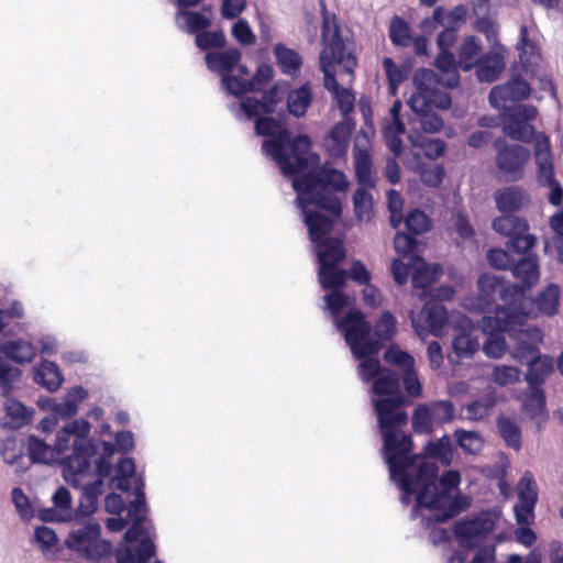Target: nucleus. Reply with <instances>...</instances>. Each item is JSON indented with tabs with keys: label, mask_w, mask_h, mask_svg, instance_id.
I'll list each match as a JSON object with an SVG mask.
<instances>
[{
	"label": "nucleus",
	"mask_w": 563,
	"mask_h": 563,
	"mask_svg": "<svg viewBox=\"0 0 563 563\" xmlns=\"http://www.w3.org/2000/svg\"><path fill=\"white\" fill-rule=\"evenodd\" d=\"M542 341L539 328H527L526 331L515 332V344L510 351L514 360L528 365L525 379L529 388L542 389L548 376L553 371V360L541 355L538 344Z\"/></svg>",
	"instance_id": "7"
},
{
	"label": "nucleus",
	"mask_w": 563,
	"mask_h": 563,
	"mask_svg": "<svg viewBox=\"0 0 563 563\" xmlns=\"http://www.w3.org/2000/svg\"><path fill=\"white\" fill-rule=\"evenodd\" d=\"M273 67L268 64L258 65L251 79H241L239 76H223L222 89L234 97H241L247 92L258 91L273 78Z\"/></svg>",
	"instance_id": "17"
},
{
	"label": "nucleus",
	"mask_w": 563,
	"mask_h": 563,
	"mask_svg": "<svg viewBox=\"0 0 563 563\" xmlns=\"http://www.w3.org/2000/svg\"><path fill=\"white\" fill-rule=\"evenodd\" d=\"M325 29L323 25L322 38L324 47L319 56L320 66L325 65L338 66L340 70L349 76L354 74L357 60L351 48L347 47L345 41L340 34V27L335 26L332 35L325 37Z\"/></svg>",
	"instance_id": "13"
},
{
	"label": "nucleus",
	"mask_w": 563,
	"mask_h": 563,
	"mask_svg": "<svg viewBox=\"0 0 563 563\" xmlns=\"http://www.w3.org/2000/svg\"><path fill=\"white\" fill-rule=\"evenodd\" d=\"M5 412L11 419L7 424L12 429H18L27 423L31 419V411L22 402L8 398L5 400Z\"/></svg>",
	"instance_id": "48"
},
{
	"label": "nucleus",
	"mask_w": 563,
	"mask_h": 563,
	"mask_svg": "<svg viewBox=\"0 0 563 563\" xmlns=\"http://www.w3.org/2000/svg\"><path fill=\"white\" fill-rule=\"evenodd\" d=\"M412 81L417 91L444 93L443 91L438 90V78L435 73L431 69H417L413 74Z\"/></svg>",
	"instance_id": "52"
},
{
	"label": "nucleus",
	"mask_w": 563,
	"mask_h": 563,
	"mask_svg": "<svg viewBox=\"0 0 563 563\" xmlns=\"http://www.w3.org/2000/svg\"><path fill=\"white\" fill-rule=\"evenodd\" d=\"M351 137L350 128L342 122L334 124L324 137V146L332 158L343 157L349 148Z\"/></svg>",
	"instance_id": "36"
},
{
	"label": "nucleus",
	"mask_w": 563,
	"mask_h": 563,
	"mask_svg": "<svg viewBox=\"0 0 563 563\" xmlns=\"http://www.w3.org/2000/svg\"><path fill=\"white\" fill-rule=\"evenodd\" d=\"M241 57L240 49L231 47L222 52H209L206 54L205 59L207 67L223 78V76H231L229 73L238 66Z\"/></svg>",
	"instance_id": "32"
},
{
	"label": "nucleus",
	"mask_w": 563,
	"mask_h": 563,
	"mask_svg": "<svg viewBox=\"0 0 563 563\" xmlns=\"http://www.w3.org/2000/svg\"><path fill=\"white\" fill-rule=\"evenodd\" d=\"M501 122L505 135L515 141L530 142L534 129L530 123L537 117V109L531 104H512L503 109Z\"/></svg>",
	"instance_id": "14"
},
{
	"label": "nucleus",
	"mask_w": 563,
	"mask_h": 563,
	"mask_svg": "<svg viewBox=\"0 0 563 563\" xmlns=\"http://www.w3.org/2000/svg\"><path fill=\"white\" fill-rule=\"evenodd\" d=\"M27 454L33 464H49L55 459V450L35 434L27 437Z\"/></svg>",
	"instance_id": "42"
},
{
	"label": "nucleus",
	"mask_w": 563,
	"mask_h": 563,
	"mask_svg": "<svg viewBox=\"0 0 563 563\" xmlns=\"http://www.w3.org/2000/svg\"><path fill=\"white\" fill-rule=\"evenodd\" d=\"M428 456L438 459L442 464L449 465L453 459V450L449 435H443L435 442H428L426 445Z\"/></svg>",
	"instance_id": "49"
},
{
	"label": "nucleus",
	"mask_w": 563,
	"mask_h": 563,
	"mask_svg": "<svg viewBox=\"0 0 563 563\" xmlns=\"http://www.w3.org/2000/svg\"><path fill=\"white\" fill-rule=\"evenodd\" d=\"M37 349L26 340H7L0 343V353L4 358L23 365L31 363L36 356Z\"/></svg>",
	"instance_id": "27"
},
{
	"label": "nucleus",
	"mask_w": 563,
	"mask_h": 563,
	"mask_svg": "<svg viewBox=\"0 0 563 563\" xmlns=\"http://www.w3.org/2000/svg\"><path fill=\"white\" fill-rule=\"evenodd\" d=\"M496 427L498 434L508 448L515 451H519L521 449L522 433L517 418L499 415L496 419Z\"/></svg>",
	"instance_id": "38"
},
{
	"label": "nucleus",
	"mask_w": 563,
	"mask_h": 563,
	"mask_svg": "<svg viewBox=\"0 0 563 563\" xmlns=\"http://www.w3.org/2000/svg\"><path fill=\"white\" fill-rule=\"evenodd\" d=\"M145 483L139 478L135 487V498L130 500L128 507V517L131 527L124 533V545H132L140 537L145 533L143 522L146 518L147 507L144 493Z\"/></svg>",
	"instance_id": "20"
},
{
	"label": "nucleus",
	"mask_w": 563,
	"mask_h": 563,
	"mask_svg": "<svg viewBox=\"0 0 563 563\" xmlns=\"http://www.w3.org/2000/svg\"><path fill=\"white\" fill-rule=\"evenodd\" d=\"M101 526L97 522H88L73 529L65 540L66 548L78 558L88 561H99L112 551V544L101 539Z\"/></svg>",
	"instance_id": "9"
},
{
	"label": "nucleus",
	"mask_w": 563,
	"mask_h": 563,
	"mask_svg": "<svg viewBox=\"0 0 563 563\" xmlns=\"http://www.w3.org/2000/svg\"><path fill=\"white\" fill-rule=\"evenodd\" d=\"M560 289L555 284H550L538 297L537 307L544 314L551 317L556 313L559 307Z\"/></svg>",
	"instance_id": "50"
},
{
	"label": "nucleus",
	"mask_w": 563,
	"mask_h": 563,
	"mask_svg": "<svg viewBox=\"0 0 563 563\" xmlns=\"http://www.w3.org/2000/svg\"><path fill=\"white\" fill-rule=\"evenodd\" d=\"M529 84L519 76H515L503 85L495 86L488 96L489 103L493 108L503 110L509 109L507 102L522 101L530 95Z\"/></svg>",
	"instance_id": "18"
},
{
	"label": "nucleus",
	"mask_w": 563,
	"mask_h": 563,
	"mask_svg": "<svg viewBox=\"0 0 563 563\" xmlns=\"http://www.w3.org/2000/svg\"><path fill=\"white\" fill-rule=\"evenodd\" d=\"M477 286L483 300L487 303L498 297L504 302V306L499 305L500 307H518L515 297L519 294L517 285L506 286L498 277L483 274L477 280Z\"/></svg>",
	"instance_id": "19"
},
{
	"label": "nucleus",
	"mask_w": 563,
	"mask_h": 563,
	"mask_svg": "<svg viewBox=\"0 0 563 563\" xmlns=\"http://www.w3.org/2000/svg\"><path fill=\"white\" fill-rule=\"evenodd\" d=\"M441 269L439 266H429L423 264L412 275L411 282L415 288H427L438 280L440 277Z\"/></svg>",
	"instance_id": "57"
},
{
	"label": "nucleus",
	"mask_w": 563,
	"mask_h": 563,
	"mask_svg": "<svg viewBox=\"0 0 563 563\" xmlns=\"http://www.w3.org/2000/svg\"><path fill=\"white\" fill-rule=\"evenodd\" d=\"M88 396L87 390L81 386L70 388L63 401H53L51 410L59 418H70L78 411V404Z\"/></svg>",
	"instance_id": "40"
},
{
	"label": "nucleus",
	"mask_w": 563,
	"mask_h": 563,
	"mask_svg": "<svg viewBox=\"0 0 563 563\" xmlns=\"http://www.w3.org/2000/svg\"><path fill=\"white\" fill-rule=\"evenodd\" d=\"M496 208L501 213H512L529 202L527 192L518 186H508L495 191Z\"/></svg>",
	"instance_id": "26"
},
{
	"label": "nucleus",
	"mask_w": 563,
	"mask_h": 563,
	"mask_svg": "<svg viewBox=\"0 0 563 563\" xmlns=\"http://www.w3.org/2000/svg\"><path fill=\"white\" fill-rule=\"evenodd\" d=\"M530 391L522 401V410L540 432L548 421L549 413L545 409V396L542 389L529 388Z\"/></svg>",
	"instance_id": "28"
},
{
	"label": "nucleus",
	"mask_w": 563,
	"mask_h": 563,
	"mask_svg": "<svg viewBox=\"0 0 563 563\" xmlns=\"http://www.w3.org/2000/svg\"><path fill=\"white\" fill-rule=\"evenodd\" d=\"M260 114L255 121V132L265 136L262 151L272 157L287 176L298 175L292 179H301L307 175H317L322 170L332 168H318L320 158L310 151L311 141L308 135H298L294 140L280 121Z\"/></svg>",
	"instance_id": "2"
},
{
	"label": "nucleus",
	"mask_w": 563,
	"mask_h": 563,
	"mask_svg": "<svg viewBox=\"0 0 563 563\" xmlns=\"http://www.w3.org/2000/svg\"><path fill=\"white\" fill-rule=\"evenodd\" d=\"M407 231L413 235H420L431 229L430 218L421 210H410L404 219Z\"/></svg>",
	"instance_id": "51"
},
{
	"label": "nucleus",
	"mask_w": 563,
	"mask_h": 563,
	"mask_svg": "<svg viewBox=\"0 0 563 563\" xmlns=\"http://www.w3.org/2000/svg\"><path fill=\"white\" fill-rule=\"evenodd\" d=\"M451 104L452 100L448 93H429L417 90L408 100V106L418 115L430 112L434 107L446 110Z\"/></svg>",
	"instance_id": "30"
},
{
	"label": "nucleus",
	"mask_w": 563,
	"mask_h": 563,
	"mask_svg": "<svg viewBox=\"0 0 563 563\" xmlns=\"http://www.w3.org/2000/svg\"><path fill=\"white\" fill-rule=\"evenodd\" d=\"M510 271L514 277L520 282L516 284L519 287V294L515 296L518 302L523 297L525 291L531 289L539 280L540 271L538 256L528 254L521 257L519 261L512 263Z\"/></svg>",
	"instance_id": "23"
},
{
	"label": "nucleus",
	"mask_w": 563,
	"mask_h": 563,
	"mask_svg": "<svg viewBox=\"0 0 563 563\" xmlns=\"http://www.w3.org/2000/svg\"><path fill=\"white\" fill-rule=\"evenodd\" d=\"M54 507L43 509L40 518L43 521H66L71 518V496L69 490L60 486L52 496Z\"/></svg>",
	"instance_id": "29"
},
{
	"label": "nucleus",
	"mask_w": 563,
	"mask_h": 563,
	"mask_svg": "<svg viewBox=\"0 0 563 563\" xmlns=\"http://www.w3.org/2000/svg\"><path fill=\"white\" fill-rule=\"evenodd\" d=\"M89 431L90 423L85 419H76L65 424L56 434V442L53 446L56 455L63 454L69 448L70 441L88 435Z\"/></svg>",
	"instance_id": "37"
},
{
	"label": "nucleus",
	"mask_w": 563,
	"mask_h": 563,
	"mask_svg": "<svg viewBox=\"0 0 563 563\" xmlns=\"http://www.w3.org/2000/svg\"><path fill=\"white\" fill-rule=\"evenodd\" d=\"M354 165L358 184L364 187L374 188L376 183L372 173L371 155L366 151H357Z\"/></svg>",
	"instance_id": "46"
},
{
	"label": "nucleus",
	"mask_w": 563,
	"mask_h": 563,
	"mask_svg": "<svg viewBox=\"0 0 563 563\" xmlns=\"http://www.w3.org/2000/svg\"><path fill=\"white\" fill-rule=\"evenodd\" d=\"M390 42L397 47H408L411 45L412 35L409 23L399 15L390 19L388 27Z\"/></svg>",
	"instance_id": "43"
},
{
	"label": "nucleus",
	"mask_w": 563,
	"mask_h": 563,
	"mask_svg": "<svg viewBox=\"0 0 563 563\" xmlns=\"http://www.w3.org/2000/svg\"><path fill=\"white\" fill-rule=\"evenodd\" d=\"M384 360L401 371H407L415 366V358L409 353L400 350L397 345L389 346L384 353Z\"/></svg>",
	"instance_id": "58"
},
{
	"label": "nucleus",
	"mask_w": 563,
	"mask_h": 563,
	"mask_svg": "<svg viewBox=\"0 0 563 563\" xmlns=\"http://www.w3.org/2000/svg\"><path fill=\"white\" fill-rule=\"evenodd\" d=\"M367 188L368 187L361 186L353 194L354 211L358 220L369 219L371 217L373 199Z\"/></svg>",
	"instance_id": "55"
},
{
	"label": "nucleus",
	"mask_w": 563,
	"mask_h": 563,
	"mask_svg": "<svg viewBox=\"0 0 563 563\" xmlns=\"http://www.w3.org/2000/svg\"><path fill=\"white\" fill-rule=\"evenodd\" d=\"M497 150L496 166L507 181H518L523 177V168L530 158V152L522 145H506L501 139L494 142Z\"/></svg>",
	"instance_id": "15"
},
{
	"label": "nucleus",
	"mask_w": 563,
	"mask_h": 563,
	"mask_svg": "<svg viewBox=\"0 0 563 563\" xmlns=\"http://www.w3.org/2000/svg\"><path fill=\"white\" fill-rule=\"evenodd\" d=\"M505 69V57L500 52L492 51L476 59L475 70L481 82L497 80Z\"/></svg>",
	"instance_id": "25"
},
{
	"label": "nucleus",
	"mask_w": 563,
	"mask_h": 563,
	"mask_svg": "<svg viewBox=\"0 0 563 563\" xmlns=\"http://www.w3.org/2000/svg\"><path fill=\"white\" fill-rule=\"evenodd\" d=\"M154 555L155 545L148 538L141 539L135 547H120L115 552L117 563H146Z\"/></svg>",
	"instance_id": "33"
},
{
	"label": "nucleus",
	"mask_w": 563,
	"mask_h": 563,
	"mask_svg": "<svg viewBox=\"0 0 563 563\" xmlns=\"http://www.w3.org/2000/svg\"><path fill=\"white\" fill-rule=\"evenodd\" d=\"M273 53L283 74L292 78L299 75L302 58L297 51L287 47L283 43H277L273 48Z\"/></svg>",
	"instance_id": "39"
},
{
	"label": "nucleus",
	"mask_w": 563,
	"mask_h": 563,
	"mask_svg": "<svg viewBox=\"0 0 563 563\" xmlns=\"http://www.w3.org/2000/svg\"><path fill=\"white\" fill-rule=\"evenodd\" d=\"M494 406L492 398L476 399L466 406V417L468 420L479 421L489 415Z\"/></svg>",
	"instance_id": "62"
},
{
	"label": "nucleus",
	"mask_w": 563,
	"mask_h": 563,
	"mask_svg": "<svg viewBox=\"0 0 563 563\" xmlns=\"http://www.w3.org/2000/svg\"><path fill=\"white\" fill-rule=\"evenodd\" d=\"M89 477H81V485L76 488L81 489L79 505L76 509V518H85L92 515L97 509L99 497L104 493V482L102 478L90 481Z\"/></svg>",
	"instance_id": "24"
},
{
	"label": "nucleus",
	"mask_w": 563,
	"mask_h": 563,
	"mask_svg": "<svg viewBox=\"0 0 563 563\" xmlns=\"http://www.w3.org/2000/svg\"><path fill=\"white\" fill-rule=\"evenodd\" d=\"M22 371L0 355V395L9 396L20 382Z\"/></svg>",
	"instance_id": "44"
},
{
	"label": "nucleus",
	"mask_w": 563,
	"mask_h": 563,
	"mask_svg": "<svg viewBox=\"0 0 563 563\" xmlns=\"http://www.w3.org/2000/svg\"><path fill=\"white\" fill-rule=\"evenodd\" d=\"M528 314L519 307H500L496 306L493 316H483L479 321V328L487 338L483 344V352L490 358L501 357L507 349L504 332H508L509 336L515 341V332L526 331L522 325Z\"/></svg>",
	"instance_id": "8"
},
{
	"label": "nucleus",
	"mask_w": 563,
	"mask_h": 563,
	"mask_svg": "<svg viewBox=\"0 0 563 563\" xmlns=\"http://www.w3.org/2000/svg\"><path fill=\"white\" fill-rule=\"evenodd\" d=\"M479 347L478 336L476 330L465 322L462 327L455 330L452 339V349L455 355L460 358H468Z\"/></svg>",
	"instance_id": "31"
},
{
	"label": "nucleus",
	"mask_w": 563,
	"mask_h": 563,
	"mask_svg": "<svg viewBox=\"0 0 563 563\" xmlns=\"http://www.w3.org/2000/svg\"><path fill=\"white\" fill-rule=\"evenodd\" d=\"M499 512L495 509L482 510L455 522L454 534L464 549L479 547L495 530Z\"/></svg>",
	"instance_id": "10"
},
{
	"label": "nucleus",
	"mask_w": 563,
	"mask_h": 563,
	"mask_svg": "<svg viewBox=\"0 0 563 563\" xmlns=\"http://www.w3.org/2000/svg\"><path fill=\"white\" fill-rule=\"evenodd\" d=\"M282 101L279 89L274 85L264 92L262 100L247 97L240 102V108L236 111V118L240 120L242 117L245 119H253L260 114H272L275 107Z\"/></svg>",
	"instance_id": "22"
},
{
	"label": "nucleus",
	"mask_w": 563,
	"mask_h": 563,
	"mask_svg": "<svg viewBox=\"0 0 563 563\" xmlns=\"http://www.w3.org/2000/svg\"><path fill=\"white\" fill-rule=\"evenodd\" d=\"M418 464V477L420 484L422 483V492L417 496V505L426 507L431 511V515L423 517L428 526L430 521L445 522L471 506V498L466 495L456 494L452 492L456 489L461 483V475L457 471L450 470L444 472L439 484L435 483L438 478L439 467L434 461L415 454Z\"/></svg>",
	"instance_id": "4"
},
{
	"label": "nucleus",
	"mask_w": 563,
	"mask_h": 563,
	"mask_svg": "<svg viewBox=\"0 0 563 563\" xmlns=\"http://www.w3.org/2000/svg\"><path fill=\"white\" fill-rule=\"evenodd\" d=\"M454 438L456 440L457 445L466 454H478L484 446V439L476 431L456 429L454 431Z\"/></svg>",
	"instance_id": "47"
},
{
	"label": "nucleus",
	"mask_w": 563,
	"mask_h": 563,
	"mask_svg": "<svg viewBox=\"0 0 563 563\" xmlns=\"http://www.w3.org/2000/svg\"><path fill=\"white\" fill-rule=\"evenodd\" d=\"M312 102V89L309 82L302 84L300 87L292 89L287 96V110L296 117H303Z\"/></svg>",
	"instance_id": "41"
},
{
	"label": "nucleus",
	"mask_w": 563,
	"mask_h": 563,
	"mask_svg": "<svg viewBox=\"0 0 563 563\" xmlns=\"http://www.w3.org/2000/svg\"><path fill=\"white\" fill-rule=\"evenodd\" d=\"M492 228L497 233L509 238L506 247L515 254H525L537 243L536 236L528 233L529 224L523 218L505 213L493 220Z\"/></svg>",
	"instance_id": "12"
},
{
	"label": "nucleus",
	"mask_w": 563,
	"mask_h": 563,
	"mask_svg": "<svg viewBox=\"0 0 563 563\" xmlns=\"http://www.w3.org/2000/svg\"><path fill=\"white\" fill-rule=\"evenodd\" d=\"M518 501L536 505L538 501L537 484L533 475L526 472L517 484Z\"/></svg>",
	"instance_id": "54"
},
{
	"label": "nucleus",
	"mask_w": 563,
	"mask_h": 563,
	"mask_svg": "<svg viewBox=\"0 0 563 563\" xmlns=\"http://www.w3.org/2000/svg\"><path fill=\"white\" fill-rule=\"evenodd\" d=\"M382 455L388 465L389 477L402 492L400 501L409 505L411 495L416 497L422 492V483L418 477V464L412 454L411 437H401L400 441L391 442L389 439L383 443ZM417 508H421L416 504Z\"/></svg>",
	"instance_id": "6"
},
{
	"label": "nucleus",
	"mask_w": 563,
	"mask_h": 563,
	"mask_svg": "<svg viewBox=\"0 0 563 563\" xmlns=\"http://www.w3.org/2000/svg\"><path fill=\"white\" fill-rule=\"evenodd\" d=\"M145 483L139 478L135 487V498L130 500L128 507V517L131 527L124 533V545H132L140 537L145 533L143 522L146 518L147 507L144 493Z\"/></svg>",
	"instance_id": "21"
},
{
	"label": "nucleus",
	"mask_w": 563,
	"mask_h": 563,
	"mask_svg": "<svg viewBox=\"0 0 563 563\" xmlns=\"http://www.w3.org/2000/svg\"><path fill=\"white\" fill-rule=\"evenodd\" d=\"M409 319L420 339H426L429 333L439 336L448 320V311L441 303H428L419 313L410 310Z\"/></svg>",
	"instance_id": "16"
},
{
	"label": "nucleus",
	"mask_w": 563,
	"mask_h": 563,
	"mask_svg": "<svg viewBox=\"0 0 563 563\" xmlns=\"http://www.w3.org/2000/svg\"><path fill=\"white\" fill-rule=\"evenodd\" d=\"M394 247L398 254L405 257H409L411 262L420 260V257L417 255L419 243L413 234L398 232L394 239Z\"/></svg>",
	"instance_id": "53"
},
{
	"label": "nucleus",
	"mask_w": 563,
	"mask_h": 563,
	"mask_svg": "<svg viewBox=\"0 0 563 563\" xmlns=\"http://www.w3.org/2000/svg\"><path fill=\"white\" fill-rule=\"evenodd\" d=\"M520 369L511 365H496L493 371V380L500 385H512L519 382Z\"/></svg>",
	"instance_id": "63"
},
{
	"label": "nucleus",
	"mask_w": 563,
	"mask_h": 563,
	"mask_svg": "<svg viewBox=\"0 0 563 563\" xmlns=\"http://www.w3.org/2000/svg\"><path fill=\"white\" fill-rule=\"evenodd\" d=\"M432 415L427 405L420 404L412 415V428L417 433H428L432 429Z\"/></svg>",
	"instance_id": "61"
},
{
	"label": "nucleus",
	"mask_w": 563,
	"mask_h": 563,
	"mask_svg": "<svg viewBox=\"0 0 563 563\" xmlns=\"http://www.w3.org/2000/svg\"><path fill=\"white\" fill-rule=\"evenodd\" d=\"M23 455V445L13 435L0 439V456L7 464H14Z\"/></svg>",
	"instance_id": "56"
},
{
	"label": "nucleus",
	"mask_w": 563,
	"mask_h": 563,
	"mask_svg": "<svg viewBox=\"0 0 563 563\" xmlns=\"http://www.w3.org/2000/svg\"><path fill=\"white\" fill-rule=\"evenodd\" d=\"M481 52L479 40L475 36H467L464 38L460 52L457 64L463 71H468L475 67L476 59L479 58Z\"/></svg>",
	"instance_id": "45"
},
{
	"label": "nucleus",
	"mask_w": 563,
	"mask_h": 563,
	"mask_svg": "<svg viewBox=\"0 0 563 563\" xmlns=\"http://www.w3.org/2000/svg\"><path fill=\"white\" fill-rule=\"evenodd\" d=\"M360 377L364 382L373 380L372 391L379 396L373 400L383 443L400 441L401 437H410L402 431L408 422V415L402 409L405 397L400 393L399 375L384 371L378 360L373 356L361 357Z\"/></svg>",
	"instance_id": "3"
},
{
	"label": "nucleus",
	"mask_w": 563,
	"mask_h": 563,
	"mask_svg": "<svg viewBox=\"0 0 563 563\" xmlns=\"http://www.w3.org/2000/svg\"><path fill=\"white\" fill-rule=\"evenodd\" d=\"M428 407L433 420L439 423L451 422L455 417V408L450 400H437L431 402Z\"/></svg>",
	"instance_id": "60"
},
{
	"label": "nucleus",
	"mask_w": 563,
	"mask_h": 563,
	"mask_svg": "<svg viewBox=\"0 0 563 563\" xmlns=\"http://www.w3.org/2000/svg\"><path fill=\"white\" fill-rule=\"evenodd\" d=\"M336 329L343 332L353 356L361 358L375 356L382 345L394 338L396 320L391 312L384 311L375 325L377 339H374L371 336L372 327L364 314L358 310H350L341 321H336Z\"/></svg>",
	"instance_id": "5"
},
{
	"label": "nucleus",
	"mask_w": 563,
	"mask_h": 563,
	"mask_svg": "<svg viewBox=\"0 0 563 563\" xmlns=\"http://www.w3.org/2000/svg\"><path fill=\"white\" fill-rule=\"evenodd\" d=\"M96 453L97 448L88 435L73 440L71 453L62 459L64 478L70 486H80L81 477L91 475V459Z\"/></svg>",
	"instance_id": "11"
},
{
	"label": "nucleus",
	"mask_w": 563,
	"mask_h": 563,
	"mask_svg": "<svg viewBox=\"0 0 563 563\" xmlns=\"http://www.w3.org/2000/svg\"><path fill=\"white\" fill-rule=\"evenodd\" d=\"M210 16L201 11L180 9L175 14V25L187 34H195L209 29L211 26Z\"/></svg>",
	"instance_id": "34"
},
{
	"label": "nucleus",
	"mask_w": 563,
	"mask_h": 563,
	"mask_svg": "<svg viewBox=\"0 0 563 563\" xmlns=\"http://www.w3.org/2000/svg\"><path fill=\"white\" fill-rule=\"evenodd\" d=\"M195 43L197 47L202 51L211 48H221L225 45V36L223 31H208L205 30L197 34Z\"/></svg>",
	"instance_id": "59"
},
{
	"label": "nucleus",
	"mask_w": 563,
	"mask_h": 563,
	"mask_svg": "<svg viewBox=\"0 0 563 563\" xmlns=\"http://www.w3.org/2000/svg\"><path fill=\"white\" fill-rule=\"evenodd\" d=\"M349 181L339 169L322 170L317 175H307L294 181L297 194L296 205L300 209L308 228L309 239L313 244L319 263L318 280L323 289H331L323 299L327 309L336 321L338 316L349 305V297L340 291L344 287L347 273L339 268L346 251L341 239L330 236L335 221L341 217L342 205L339 192L346 191Z\"/></svg>",
	"instance_id": "1"
},
{
	"label": "nucleus",
	"mask_w": 563,
	"mask_h": 563,
	"mask_svg": "<svg viewBox=\"0 0 563 563\" xmlns=\"http://www.w3.org/2000/svg\"><path fill=\"white\" fill-rule=\"evenodd\" d=\"M33 380L49 393H54L62 386L64 376L56 363L43 361L34 367Z\"/></svg>",
	"instance_id": "35"
},
{
	"label": "nucleus",
	"mask_w": 563,
	"mask_h": 563,
	"mask_svg": "<svg viewBox=\"0 0 563 563\" xmlns=\"http://www.w3.org/2000/svg\"><path fill=\"white\" fill-rule=\"evenodd\" d=\"M231 33L233 37L244 46L253 45L256 41L249 22L242 18L232 25Z\"/></svg>",
	"instance_id": "64"
}]
</instances>
